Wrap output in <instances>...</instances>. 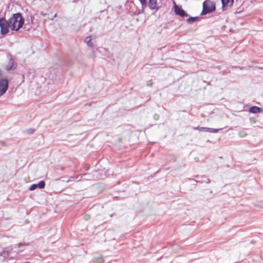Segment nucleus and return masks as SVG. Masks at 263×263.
Listing matches in <instances>:
<instances>
[{
	"label": "nucleus",
	"instance_id": "nucleus-1",
	"mask_svg": "<svg viewBox=\"0 0 263 263\" xmlns=\"http://www.w3.org/2000/svg\"><path fill=\"white\" fill-rule=\"evenodd\" d=\"M9 21L10 29L13 31H18L24 24V19L20 13L13 14Z\"/></svg>",
	"mask_w": 263,
	"mask_h": 263
},
{
	"label": "nucleus",
	"instance_id": "nucleus-2",
	"mask_svg": "<svg viewBox=\"0 0 263 263\" xmlns=\"http://www.w3.org/2000/svg\"><path fill=\"white\" fill-rule=\"evenodd\" d=\"M215 10V4L214 2L206 0L203 3V10L202 14H206L212 12Z\"/></svg>",
	"mask_w": 263,
	"mask_h": 263
},
{
	"label": "nucleus",
	"instance_id": "nucleus-3",
	"mask_svg": "<svg viewBox=\"0 0 263 263\" xmlns=\"http://www.w3.org/2000/svg\"><path fill=\"white\" fill-rule=\"evenodd\" d=\"M9 21H7L5 18H2L0 19V27L1 31L3 34H6L10 29L9 27Z\"/></svg>",
	"mask_w": 263,
	"mask_h": 263
},
{
	"label": "nucleus",
	"instance_id": "nucleus-4",
	"mask_svg": "<svg viewBox=\"0 0 263 263\" xmlns=\"http://www.w3.org/2000/svg\"><path fill=\"white\" fill-rule=\"evenodd\" d=\"M174 12L176 15L181 17H187L188 14L182 9L181 6L177 5L175 2H173Z\"/></svg>",
	"mask_w": 263,
	"mask_h": 263
},
{
	"label": "nucleus",
	"instance_id": "nucleus-5",
	"mask_svg": "<svg viewBox=\"0 0 263 263\" xmlns=\"http://www.w3.org/2000/svg\"><path fill=\"white\" fill-rule=\"evenodd\" d=\"M8 87V81L6 79L0 80V96L3 95Z\"/></svg>",
	"mask_w": 263,
	"mask_h": 263
},
{
	"label": "nucleus",
	"instance_id": "nucleus-6",
	"mask_svg": "<svg viewBox=\"0 0 263 263\" xmlns=\"http://www.w3.org/2000/svg\"><path fill=\"white\" fill-rule=\"evenodd\" d=\"M12 250V248L11 247L5 248L2 252L0 253V255L2 256L4 259L8 260L9 259L10 253Z\"/></svg>",
	"mask_w": 263,
	"mask_h": 263
},
{
	"label": "nucleus",
	"instance_id": "nucleus-7",
	"mask_svg": "<svg viewBox=\"0 0 263 263\" xmlns=\"http://www.w3.org/2000/svg\"><path fill=\"white\" fill-rule=\"evenodd\" d=\"M45 182L44 181H41L37 184H32L29 187V190L33 191L36 188L43 189L45 187Z\"/></svg>",
	"mask_w": 263,
	"mask_h": 263
},
{
	"label": "nucleus",
	"instance_id": "nucleus-8",
	"mask_svg": "<svg viewBox=\"0 0 263 263\" xmlns=\"http://www.w3.org/2000/svg\"><path fill=\"white\" fill-rule=\"evenodd\" d=\"M222 4V9L223 10L228 7H231L233 3V0H221Z\"/></svg>",
	"mask_w": 263,
	"mask_h": 263
},
{
	"label": "nucleus",
	"instance_id": "nucleus-9",
	"mask_svg": "<svg viewBox=\"0 0 263 263\" xmlns=\"http://www.w3.org/2000/svg\"><path fill=\"white\" fill-rule=\"evenodd\" d=\"M15 68V64L12 59H10L8 64L7 65L6 68L8 70L14 69Z\"/></svg>",
	"mask_w": 263,
	"mask_h": 263
},
{
	"label": "nucleus",
	"instance_id": "nucleus-10",
	"mask_svg": "<svg viewBox=\"0 0 263 263\" xmlns=\"http://www.w3.org/2000/svg\"><path fill=\"white\" fill-rule=\"evenodd\" d=\"M148 5L151 9H158L157 0H149Z\"/></svg>",
	"mask_w": 263,
	"mask_h": 263
},
{
	"label": "nucleus",
	"instance_id": "nucleus-11",
	"mask_svg": "<svg viewBox=\"0 0 263 263\" xmlns=\"http://www.w3.org/2000/svg\"><path fill=\"white\" fill-rule=\"evenodd\" d=\"M260 110V108L257 106H252L250 108L249 111L252 113H257Z\"/></svg>",
	"mask_w": 263,
	"mask_h": 263
},
{
	"label": "nucleus",
	"instance_id": "nucleus-12",
	"mask_svg": "<svg viewBox=\"0 0 263 263\" xmlns=\"http://www.w3.org/2000/svg\"><path fill=\"white\" fill-rule=\"evenodd\" d=\"M85 42L87 44V45L88 46L92 47L93 46V43L91 41V37L90 36H87L85 40Z\"/></svg>",
	"mask_w": 263,
	"mask_h": 263
},
{
	"label": "nucleus",
	"instance_id": "nucleus-13",
	"mask_svg": "<svg viewBox=\"0 0 263 263\" xmlns=\"http://www.w3.org/2000/svg\"><path fill=\"white\" fill-rule=\"evenodd\" d=\"M198 19L197 17H190L187 20V22L189 24L192 23L193 22H196Z\"/></svg>",
	"mask_w": 263,
	"mask_h": 263
},
{
	"label": "nucleus",
	"instance_id": "nucleus-14",
	"mask_svg": "<svg viewBox=\"0 0 263 263\" xmlns=\"http://www.w3.org/2000/svg\"><path fill=\"white\" fill-rule=\"evenodd\" d=\"M194 130H198L199 132H207V127H194Z\"/></svg>",
	"mask_w": 263,
	"mask_h": 263
},
{
	"label": "nucleus",
	"instance_id": "nucleus-15",
	"mask_svg": "<svg viewBox=\"0 0 263 263\" xmlns=\"http://www.w3.org/2000/svg\"><path fill=\"white\" fill-rule=\"evenodd\" d=\"M220 129H215V128H211L207 127V132L210 133H217Z\"/></svg>",
	"mask_w": 263,
	"mask_h": 263
},
{
	"label": "nucleus",
	"instance_id": "nucleus-16",
	"mask_svg": "<svg viewBox=\"0 0 263 263\" xmlns=\"http://www.w3.org/2000/svg\"><path fill=\"white\" fill-rule=\"evenodd\" d=\"M239 135L241 137H245L247 135V133L245 131H241L239 132Z\"/></svg>",
	"mask_w": 263,
	"mask_h": 263
},
{
	"label": "nucleus",
	"instance_id": "nucleus-17",
	"mask_svg": "<svg viewBox=\"0 0 263 263\" xmlns=\"http://www.w3.org/2000/svg\"><path fill=\"white\" fill-rule=\"evenodd\" d=\"M142 6L146 5V0H139Z\"/></svg>",
	"mask_w": 263,
	"mask_h": 263
},
{
	"label": "nucleus",
	"instance_id": "nucleus-18",
	"mask_svg": "<svg viewBox=\"0 0 263 263\" xmlns=\"http://www.w3.org/2000/svg\"><path fill=\"white\" fill-rule=\"evenodd\" d=\"M147 86H151L153 85V82L152 81H148L147 82Z\"/></svg>",
	"mask_w": 263,
	"mask_h": 263
},
{
	"label": "nucleus",
	"instance_id": "nucleus-19",
	"mask_svg": "<svg viewBox=\"0 0 263 263\" xmlns=\"http://www.w3.org/2000/svg\"><path fill=\"white\" fill-rule=\"evenodd\" d=\"M25 243H22V242H20V243H18L17 246H18V247H20L21 246H25Z\"/></svg>",
	"mask_w": 263,
	"mask_h": 263
},
{
	"label": "nucleus",
	"instance_id": "nucleus-20",
	"mask_svg": "<svg viewBox=\"0 0 263 263\" xmlns=\"http://www.w3.org/2000/svg\"><path fill=\"white\" fill-rule=\"evenodd\" d=\"M94 262L95 263H103V261L101 260V261H98L97 260H95L94 261Z\"/></svg>",
	"mask_w": 263,
	"mask_h": 263
}]
</instances>
